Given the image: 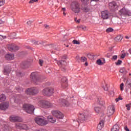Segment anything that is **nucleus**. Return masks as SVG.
<instances>
[{
  "label": "nucleus",
  "mask_w": 131,
  "mask_h": 131,
  "mask_svg": "<svg viewBox=\"0 0 131 131\" xmlns=\"http://www.w3.org/2000/svg\"><path fill=\"white\" fill-rule=\"evenodd\" d=\"M38 105L40 107L43 108H50L55 107V105L50 102L46 100H41L38 102Z\"/></svg>",
  "instance_id": "1"
},
{
  "label": "nucleus",
  "mask_w": 131,
  "mask_h": 131,
  "mask_svg": "<svg viewBox=\"0 0 131 131\" xmlns=\"http://www.w3.org/2000/svg\"><path fill=\"white\" fill-rule=\"evenodd\" d=\"M35 122L40 126H45L48 124V121L43 117H36L35 118Z\"/></svg>",
  "instance_id": "2"
},
{
  "label": "nucleus",
  "mask_w": 131,
  "mask_h": 131,
  "mask_svg": "<svg viewBox=\"0 0 131 131\" xmlns=\"http://www.w3.org/2000/svg\"><path fill=\"white\" fill-rule=\"evenodd\" d=\"M71 8L72 11L75 13H78L80 12V5L78 2H73L71 5Z\"/></svg>",
  "instance_id": "3"
},
{
  "label": "nucleus",
  "mask_w": 131,
  "mask_h": 131,
  "mask_svg": "<svg viewBox=\"0 0 131 131\" xmlns=\"http://www.w3.org/2000/svg\"><path fill=\"white\" fill-rule=\"evenodd\" d=\"M30 78L32 81L36 84H38L41 82L42 80L41 78L39 77L36 72L32 73Z\"/></svg>",
  "instance_id": "4"
},
{
  "label": "nucleus",
  "mask_w": 131,
  "mask_h": 131,
  "mask_svg": "<svg viewBox=\"0 0 131 131\" xmlns=\"http://www.w3.org/2000/svg\"><path fill=\"white\" fill-rule=\"evenodd\" d=\"M90 116V113L88 111H84L83 113L80 114L79 116V121H78V123L79 122H83L86 120Z\"/></svg>",
  "instance_id": "5"
},
{
  "label": "nucleus",
  "mask_w": 131,
  "mask_h": 131,
  "mask_svg": "<svg viewBox=\"0 0 131 131\" xmlns=\"http://www.w3.org/2000/svg\"><path fill=\"white\" fill-rule=\"evenodd\" d=\"M23 108L27 113L29 114H33L35 110L33 105L27 104H25L23 105Z\"/></svg>",
  "instance_id": "6"
},
{
  "label": "nucleus",
  "mask_w": 131,
  "mask_h": 131,
  "mask_svg": "<svg viewBox=\"0 0 131 131\" xmlns=\"http://www.w3.org/2000/svg\"><path fill=\"white\" fill-rule=\"evenodd\" d=\"M39 91L37 88L33 87L27 89L26 91V94L28 95H35L38 93Z\"/></svg>",
  "instance_id": "7"
},
{
  "label": "nucleus",
  "mask_w": 131,
  "mask_h": 131,
  "mask_svg": "<svg viewBox=\"0 0 131 131\" xmlns=\"http://www.w3.org/2000/svg\"><path fill=\"white\" fill-rule=\"evenodd\" d=\"M52 114L59 119H62L64 117L63 114L59 111L53 110L52 111Z\"/></svg>",
  "instance_id": "8"
},
{
  "label": "nucleus",
  "mask_w": 131,
  "mask_h": 131,
  "mask_svg": "<svg viewBox=\"0 0 131 131\" xmlns=\"http://www.w3.org/2000/svg\"><path fill=\"white\" fill-rule=\"evenodd\" d=\"M115 112V108L114 105H110L107 108V115L108 117L112 116Z\"/></svg>",
  "instance_id": "9"
},
{
  "label": "nucleus",
  "mask_w": 131,
  "mask_h": 131,
  "mask_svg": "<svg viewBox=\"0 0 131 131\" xmlns=\"http://www.w3.org/2000/svg\"><path fill=\"white\" fill-rule=\"evenodd\" d=\"M101 18L103 19H107L111 17V13L107 10L102 11L101 12Z\"/></svg>",
  "instance_id": "10"
},
{
  "label": "nucleus",
  "mask_w": 131,
  "mask_h": 131,
  "mask_svg": "<svg viewBox=\"0 0 131 131\" xmlns=\"http://www.w3.org/2000/svg\"><path fill=\"white\" fill-rule=\"evenodd\" d=\"M43 94L47 96H51L54 93V89L52 88H46L43 90Z\"/></svg>",
  "instance_id": "11"
},
{
  "label": "nucleus",
  "mask_w": 131,
  "mask_h": 131,
  "mask_svg": "<svg viewBox=\"0 0 131 131\" xmlns=\"http://www.w3.org/2000/svg\"><path fill=\"white\" fill-rule=\"evenodd\" d=\"M17 128L19 129H29V127L26 124L21 122L17 123Z\"/></svg>",
  "instance_id": "12"
},
{
  "label": "nucleus",
  "mask_w": 131,
  "mask_h": 131,
  "mask_svg": "<svg viewBox=\"0 0 131 131\" xmlns=\"http://www.w3.org/2000/svg\"><path fill=\"white\" fill-rule=\"evenodd\" d=\"M7 48L10 52H16L17 50V45L14 43L8 45Z\"/></svg>",
  "instance_id": "13"
},
{
  "label": "nucleus",
  "mask_w": 131,
  "mask_h": 131,
  "mask_svg": "<svg viewBox=\"0 0 131 131\" xmlns=\"http://www.w3.org/2000/svg\"><path fill=\"white\" fill-rule=\"evenodd\" d=\"M58 66H61V70L64 72L66 71V68H64L67 65V62L64 60L59 61L57 62Z\"/></svg>",
  "instance_id": "14"
},
{
  "label": "nucleus",
  "mask_w": 131,
  "mask_h": 131,
  "mask_svg": "<svg viewBox=\"0 0 131 131\" xmlns=\"http://www.w3.org/2000/svg\"><path fill=\"white\" fill-rule=\"evenodd\" d=\"M58 103L63 106L68 107L69 105V102L66 99H59L58 100Z\"/></svg>",
  "instance_id": "15"
},
{
  "label": "nucleus",
  "mask_w": 131,
  "mask_h": 131,
  "mask_svg": "<svg viewBox=\"0 0 131 131\" xmlns=\"http://www.w3.org/2000/svg\"><path fill=\"white\" fill-rule=\"evenodd\" d=\"M9 108V102H4L0 104L1 110H7Z\"/></svg>",
  "instance_id": "16"
},
{
  "label": "nucleus",
  "mask_w": 131,
  "mask_h": 131,
  "mask_svg": "<svg viewBox=\"0 0 131 131\" xmlns=\"http://www.w3.org/2000/svg\"><path fill=\"white\" fill-rule=\"evenodd\" d=\"M128 12V10H127L126 9H125V8H122V9H121L119 11V14L120 15H127Z\"/></svg>",
  "instance_id": "17"
},
{
  "label": "nucleus",
  "mask_w": 131,
  "mask_h": 131,
  "mask_svg": "<svg viewBox=\"0 0 131 131\" xmlns=\"http://www.w3.org/2000/svg\"><path fill=\"white\" fill-rule=\"evenodd\" d=\"M48 122L54 123L56 122V119L54 118L52 116H48L47 117Z\"/></svg>",
  "instance_id": "18"
},
{
  "label": "nucleus",
  "mask_w": 131,
  "mask_h": 131,
  "mask_svg": "<svg viewBox=\"0 0 131 131\" xmlns=\"http://www.w3.org/2000/svg\"><path fill=\"white\" fill-rule=\"evenodd\" d=\"M108 7L111 9H114L116 7H117V4L115 2H112L109 3Z\"/></svg>",
  "instance_id": "19"
},
{
  "label": "nucleus",
  "mask_w": 131,
  "mask_h": 131,
  "mask_svg": "<svg viewBox=\"0 0 131 131\" xmlns=\"http://www.w3.org/2000/svg\"><path fill=\"white\" fill-rule=\"evenodd\" d=\"M14 57L13 54H8L5 55V59H6V60H13Z\"/></svg>",
  "instance_id": "20"
},
{
  "label": "nucleus",
  "mask_w": 131,
  "mask_h": 131,
  "mask_svg": "<svg viewBox=\"0 0 131 131\" xmlns=\"http://www.w3.org/2000/svg\"><path fill=\"white\" fill-rule=\"evenodd\" d=\"M29 64V61L27 60H25L21 63V67L23 68H25L27 67Z\"/></svg>",
  "instance_id": "21"
},
{
  "label": "nucleus",
  "mask_w": 131,
  "mask_h": 131,
  "mask_svg": "<svg viewBox=\"0 0 131 131\" xmlns=\"http://www.w3.org/2000/svg\"><path fill=\"white\" fill-rule=\"evenodd\" d=\"M103 126H104L103 121H100L99 122V124H98V125H97V129H99V130H101L102 129Z\"/></svg>",
  "instance_id": "22"
},
{
  "label": "nucleus",
  "mask_w": 131,
  "mask_h": 131,
  "mask_svg": "<svg viewBox=\"0 0 131 131\" xmlns=\"http://www.w3.org/2000/svg\"><path fill=\"white\" fill-rule=\"evenodd\" d=\"M10 120L11 122H16L17 121V116L14 115L10 116Z\"/></svg>",
  "instance_id": "23"
},
{
  "label": "nucleus",
  "mask_w": 131,
  "mask_h": 131,
  "mask_svg": "<svg viewBox=\"0 0 131 131\" xmlns=\"http://www.w3.org/2000/svg\"><path fill=\"white\" fill-rule=\"evenodd\" d=\"M7 97L6 95L4 94L0 95V102H4L5 100H6Z\"/></svg>",
  "instance_id": "24"
},
{
  "label": "nucleus",
  "mask_w": 131,
  "mask_h": 131,
  "mask_svg": "<svg viewBox=\"0 0 131 131\" xmlns=\"http://www.w3.org/2000/svg\"><path fill=\"white\" fill-rule=\"evenodd\" d=\"M120 127L118 124H115L113 126V128L112 129V131H119Z\"/></svg>",
  "instance_id": "25"
},
{
  "label": "nucleus",
  "mask_w": 131,
  "mask_h": 131,
  "mask_svg": "<svg viewBox=\"0 0 131 131\" xmlns=\"http://www.w3.org/2000/svg\"><path fill=\"white\" fill-rule=\"evenodd\" d=\"M97 64L99 66H103L104 63H105V60L103 59V62L102 61L101 59H98L97 61Z\"/></svg>",
  "instance_id": "26"
},
{
  "label": "nucleus",
  "mask_w": 131,
  "mask_h": 131,
  "mask_svg": "<svg viewBox=\"0 0 131 131\" xmlns=\"http://www.w3.org/2000/svg\"><path fill=\"white\" fill-rule=\"evenodd\" d=\"M10 72H11L10 69L5 68L4 70V73L5 74V75H8Z\"/></svg>",
  "instance_id": "27"
},
{
  "label": "nucleus",
  "mask_w": 131,
  "mask_h": 131,
  "mask_svg": "<svg viewBox=\"0 0 131 131\" xmlns=\"http://www.w3.org/2000/svg\"><path fill=\"white\" fill-rule=\"evenodd\" d=\"M115 40L117 41H120L122 40V36L121 35H118L115 38Z\"/></svg>",
  "instance_id": "28"
},
{
  "label": "nucleus",
  "mask_w": 131,
  "mask_h": 131,
  "mask_svg": "<svg viewBox=\"0 0 131 131\" xmlns=\"http://www.w3.org/2000/svg\"><path fill=\"white\" fill-rule=\"evenodd\" d=\"M120 72L122 74H123L124 75L126 74V70H125V68H123L120 70Z\"/></svg>",
  "instance_id": "29"
},
{
  "label": "nucleus",
  "mask_w": 131,
  "mask_h": 131,
  "mask_svg": "<svg viewBox=\"0 0 131 131\" xmlns=\"http://www.w3.org/2000/svg\"><path fill=\"white\" fill-rule=\"evenodd\" d=\"M88 57L91 60H93L94 59L95 56L93 54H89L88 55Z\"/></svg>",
  "instance_id": "30"
},
{
  "label": "nucleus",
  "mask_w": 131,
  "mask_h": 131,
  "mask_svg": "<svg viewBox=\"0 0 131 131\" xmlns=\"http://www.w3.org/2000/svg\"><path fill=\"white\" fill-rule=\"evenodd\" d=\"M83 10L85 12H91V10L89 7L84 8Z\"/></svg>",
  "instance_id": "31"
},
{
  "label": "nucleus",
  "mask_w": 131,
  "mask_h": 131,
  "mask_svg": "<svg viewBox=\"0 0 131 131\" xmlns=\"http://www.w3.org/2000/svg\"><path fill=\"white\" fill-rule=\"evenodd\" d=\"M100 110L101 109L99 107H95V108H94V111H95V112H96V113H99Z\"/></svg>",
  "instance_id": "32"
},
{
  "label": "nucleus",
  "mask_w": 131,
  "mask_h": 131,
  "mask_svg": "<svg viewBox=\"0 0 131 131\" xmlns=\"http://www.w3.org/2000/svg\"><path fill=\"white\" fill-rule=\"evenodd\" d=\"M62 82L63 83H66V84H67V81H68V79L67 78H66V77H63V78L61 80Z\"/></svg>",
  "instance_id": "33"
},
{
  "label": "nucleus",
  "mask_w": 131,
  "mask_h": 131,
  "mask_svg": "<svg viewBox=\"0 0 131 131\" xmlns=\"http://www.w3.org/2000/svg\"><path fill=\"white\" fill-rule=\"evenodd\" d=\"M125 106L127 108V110L129 111L130 110V107H131V103L126 104Z\"/></svg>",
  "instance_id": "34"
},
{
  "label": "nucleus",
  "mask_w": 131,
  "mask_h": 131,
  "mask_svg": "<svg viewBox=\"0 0 131 131\" xmlns=\"http://www.w3.org/2000/svg\"><path fill=\"white\" fill-rule=\"evenodd\" d=\"M81 1V2L85 4V5H88L89 4V0H80Z\"/></svg>",
  "instance_id": "35"
},
{
  "label": "nucleus",
  "mask_w": 131,
  "mask_h": 131,
  "mask_svg": "<svg viewBox=\"0 0 131 131\" xmlns=\"http://www.w3.org/2000/svg\"><path fill=\"white\" fill-rule=\"evenodd\" d=\"M113 31H114V29L111 28H109L106 30V32L107 33L113 32Z\"/></svg>",
  "instance_id": "36"
},
{
  "label": "nucleus",
  "mask_w": 131,
  "mask_h": 131,
  "mask_svg": "<svg viewBox=\"0 0 131 131\" xmlns=\"http://www.w3.org/2000/svg\"><path fill=\"white\" fill-rule=\"evenodd\" d=\"M86 61V58L85 57H81V61L82 62H84Z\"/></svg>",
  "instance_id": "37"
},
{
  "label": "nucleus",
  "mask_w": 131,
  "mask_h": 131,
  "mask_svg": "<svg viewBox=\"0 0 131 131\" xmlns=\"http://www.w3.org/2000/svg\"><path fill=\"white\" fill-rule=\"evenodd\" d=\"M126 85H127L128 88H130L131 87V82H129L128 81H127Z\"/></svg>",
  "instance_id": "38"
},
{
  "label": "nucleus",
  "mask_w": 131,
  "mask_h": 131,
  "mask_svg": "<svg viewBox=\"0 0 131 131\" xmlns=\"http://www.w3.org/2000/svg\"><path fill=\"white\" fill-rule=\"evenodd\" d=\"M4 5H5V1H0V7H2V6H4Z\"/></svg>",
  "instance_id": "39"
},
{
  "label": "nucleus",
  "mask_w": 131,
  "mask_h": 131,
  "mask_svg": "<svg viewBox=\"0 0 131 131\" xmlns=\"http://www.w3.org/2000/svg\"><path fill=\"white\" fill-rule=\"evenodd\" d=\"M38 0H30V1H29V4H33L34 3L37 2Z\"/></svg>",
  "instance_id": "40"
},
{
  "label": "nucleus",
  "mask_w": 131,
  "mask_h": 131,
  "mask_svg": "<svg viewBox=\"0 0 131 131\" xmlns=\"http://www.w3.org/2000/svg\"><path fill=\"white\" fill-rule=\"evenodd\" d=\"M22 121H23V119H22L21 118H20V117H17V122H21Z\"/></svg>",
  "instance_id": "41"
},
{
  "label": "nucleus",
  "mask_w": 131,
  "mask_h": 131,
  "mask_svg": "<svg viewBox=\"0 0 131 131\" xmlns=\"http://www.w3.org/2000/svg\"><path fill=\"white\" fill-rule=\"evenodd\" d=\"M121 63H122V61L120 60H118L117 62H116V65H120L121 64Z\"/></svg>",
  "instance_id": "42"
},
{
  "label": "nucleus",
  "mask_w": 131,
  "mask_h": 131,
  "mask_svg": "<svg viewBox=\"0 0 131 131\" xmlns=\"http://www.w3.org/2000/svg\"><path fill=\"white\" fill-rule=\"evenodd\" d=\"M73 43L74 44H76V45H79V44H80V42H79V41L76 40H74L73 41Z\"/></svg>",
  "instance_id": "43"
},
{
  "label": "nucleus",
  "mask_w": 131,
  "mask_h": 131,
  "mask_svg": "<svg viewBox=\"0 0 131 131\" xmlns=\"http://www.w3.org/2000/svg\"><path fill=\"white\" fill-rule=\"evenodd\" d=\"M7 37L6 36H3L2 35H0V39H1V40H3V39H5V38H6Z\"/></svg>",
  "instance_id": "44"
},
{
  "label": "nucleus",
  "mask_w": 131,
  "mask_h": 131,
  "mask_svg": "<svg viewBox=\"0 0 131 131\" xmlns=\"http://www.w3.org/2000/svg\"><path fill=\"white\" fill-rule=\"evenodd\" d=\"M118 56L117 55H114L112 57V59L114 60H116L117 59Z\"/></svg>",
  "instance_id": "45"
},
{
  "label": "nucleus",
  "mask_w": 131,
  "mask_h": 131,
  "mask_svg": "<svg viewBox=\"0 0 131 131\" xmlns=\"http://www.w3.org/2000/svg\"><path fill=\"white\" fill-rule=\"evenodd\" d=\"M23 90V89L21 88H20V86H18L17 88V91L18 92H21Z\"/></svg>",
  "instance_id": "46"
},
{
  "label": "nucleus",
  "mask_w": 131,
  "mask_h": 131,
  "mask_svg": "<svg viewBox=\"0 0 131 131\" xmlns=\"http://www.w3.org/2000/svg\"><path fill=\"white\" fill-rule=\"evenodd\" d=\"M124 85V84H123V83H122L120 84V90H121V91H123V86Z\"/></svg>",
  "instance_id": "47"
},
{
  "label": "nucleus",
  "mask_w": 131,
  "mask_h": 131,
  "mask_svg": "<svg viewBox=\"0 0 131 131\" xmlns=\"http://www.w3.org/2000/svg\"><path fill=\"white\" fill-rule=\"evenodd\" d=\"M80 19H77V18H75V21L76 23H80Z\"/></svg>",
  "instance_id": "48"
},
{
  "label": "nucleus",
  "mask_w": 131,
  "mask_h": 131,
  "mask_svg": "<svg viewBox=\"0 0 131 131\" xmlns=\"http://www.w3.org/2000/svg\"><path fill=\"white\" fill-rule=\"evenodd\" d=\"M39 63L41 66H42V64L43 63V61L42 60L40 59L39 61Z\"/></svg>",
  "instance_id": "49"
},
{
  "label": "nucleus",
  "mask_w": 131,
  "mask_h": 131,
  "mask_svg": "<svg viewBox=\"0 0 131 131\" xmlns=\"http://www.w3.org/2000/svg\"><path fill=\"white\" fill-rule=\"evenodd\" d=\"M32 23L33 21H32L31 20H29L28 21H27V25L30 26Z\"/></svg>",
  "instance_id": "50"
},
{
  "label": "nucleus",
  "mask_w": 131,
  "mask_h": 131,
  "mask_svg": "<svg viewBox=\"0 0 131 131\" xmlns=\"http://www.w3.org/2000/svg\"><path fill=\"white\" fill-rule=\"evenodd\" d=\"M125 57V53H123L121 56V58L124 59Z\"/></svg>",
  "instance_id": "51"
},
{
  "label": "nucleus",
  "mask_w": 131,
  "mask_h": 131,
  "mask_svg": "<svg viewBox=\"0 0 131 131\" xmlns=\"http://www.w3.org/2000/svg\"><path fill=\"white\" fill-rule=\"evenodd\" d=\"M117 24L119 25H121V24H122V20H118V23Z\"/></svg>",
  "instance_id": "52"
},
{
  "label": "nucleus",
  "mask_w": 131,
  "mask_h": 131,
  "mask_svg": "<svg viewBox=\"0 0 131 131\" xmlns=\"http://www.w3.org/2000/svg\"><path fill=\"white\" fill-rule=\"evenodd\" d=\"M5 23V21L1 19L0 20V24H4Z\"/></svg>",
  "instance_id": "53"
},
{
  "label": "nucleus",
  "mask_w": 131,
  "mask_h": 131,
  "mask_svg": "<svg viewBox=\"0 0 131 131\" xmlns=\"http://www.w3.org/2000/svg\"><path fill=\"white\" fill-rule=\"evenodd\" d=\"M62 10H63V15H64V16H66V12H64L66 9H65V8H63Z\"/></svg>",
  "instance_id": "54"
},
{
  "label": "nucleus",
  "mask_w": 131,
  "mask_h": 131,
  "mask_svg": "<svg viewBox=\"0 0 131 131\" xmlns=\"http://www.w3.org/2000/svg\"><path fill=\"white\" fill-rule=\"evenodd\" d=\"M36 131H47V130H45V129H39V130H37Z\"/></svg>",
  "instance_id": "55"
},
{
  "label": "nucleus",
  "mask_w": 131,
  "mask_h": 131,
  "mask_svg": "<svg viewBox=\"0 0 131 131\" xmlns=\"http://www.w3.org/2000/svg\"><path fill=\"white\" fill-rule=\"evenodd\" d=\"M115 101H116V102H118L119 101H120V99L118 98H116Z\"/></svg>",
  "instance_id": "56"
},
{
  "label": "nucleus",
  "mask_w": 131,
  "mask_h": 131,
  "mask_svg": "<svg viewBox=\"0 0 131 131\" xmlns=\"http://www.w3.org/2000/svg\"><path fill=\"white\" fill-rule=\"evenodd\" d=\"M17 75H18L19 77H20V76H21V73H20V72H18V73H17Z\"/></svg>",
  "instance_id": "57"
},
{
  "label": "nucleus",
  "mask_w": 131,
  "mask_h": 131,
  "mask_svg": "<svg viewBox=\"0 0 131 131\" xmlns=\"http://www.w3.org/2000/svg\"><path fill=\"white\" fill-rule=\"evenodd\" d=\"M99 104H100V105H103V104H104V102H102V101H100V102H99Z\"/></svg>",
  "instance_id": "58"
},
{
  "label": "nucleus",
  "mask_w": 131,
  "mask_h": 131,
  "mask_svg": "<svg viewBox=\"0 0 131 131\" xmlns=\"http://www.w3.org/2000/svg\"><path fill=\"white\" fill-rule=\"evenodd\" d=\"M44 26H45V28H46V29H48L49 27V26H48V25H45Z\"/></svg>",
  "instance_id": "59"
},
{
  "label": "nucleus",
  "mask_w": 131,
  "mask_h": 131,
  "mask_svg": "<svg viewBox=\"0 0 131 131\" xmlns=\"http://www.w3.org/2000/svg\"><path fill=\"white\" fill-rule=\"evenodd\" d=\"M125 130L126 131H129V129H128V128L127 127H125Z\"/></svg>",
  "instance_id": "60"
},
{
  "label": "nucleus",
  "mask_w": 131,
  "mask_h": 131,
  "mask_svg": "<svg viewBox=\"0 0 131 131\" xmlns=\"http://www.w3.org/2000/svg\"><path fill=\"white\" fill-rule=\"evenodd\" d=\"M104 90L105 91H107L108 90V88L107 87L105 88H103Z\"/></svg>",
  "instance_id": "61"
},
{
  "label": "nucleus",
  "mask_w": 131,
  "mask_h": 131,
  "mask_svg": "<svg viewBox=\"0 0 131 131\" xmlns=\"http://www.w3.org/2000/svg\"><path fill=\"white\" fill-rule=\"evenodd\" d=\"M118 98L120 100H122V98H121V97H119Z\"/></svg>",
  "instance_id": "62"
},
{
  "label": "nucleus",
  "mask_w": 131,
  "mask_h": 131,
  "mask_svg": "<svg viewBox=\"0 0 131 131\" xmlns=\"http://www.w3.org/2000/svg\"><path fill=\"white\" fill-rule=\"evenodd\" d=\"M34 43H35V45H36V44H37V43H38V41H35L34 42Z\"/></svg>",
  "instance_id": "63"
},
{
  "label": "nucleus",
  "mask_w": 131,
  "mask_h": 131,
  "mask_svg": "<svg viewBox=\"0 0 131 131\" xmlns=\"http://www.w3.org/2000/svg\"><path fill=\"white\" fill-rule=\"evenodd\" d=\"M125 38H126V39H128V38H129V37H128V36H125Z\"/></svg>",
  "instance_id": "64"
}]
</instances>
